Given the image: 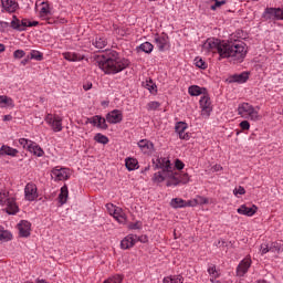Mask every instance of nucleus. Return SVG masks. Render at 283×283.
Listing matches in <instances>:
<instances>
[{
  "mask_svg": "<svg viewBox=\"0 0 283 283\" xmlns=\"http://www.w3.org/2000/svg\"><path fill=\"white\" fill-rule=\"evenodd\" d=\"M155 168L160 169L155 172L151 180L155 185L167 182V187H176L180 182V175L178 171L185 169V163L180 159L175 160V166L171 164L169 157H159L154 161Z\"/></svg>",
  "mask_w": 283,
  "mask_h": 283,
  "instance_id": "f03ea898",
  "label": "nucleus"
},
{
  "mask_svg": "<svg viewBox=\"0 0 283 283\" xmlns=\"http://www.w3.org/2000/svg\"><path fill=\"white\" fill-rule=\"evenodd\" d=\"M189 207H198V205H209V199L202 196H198L193 200H189Z\"/></svg>",
  "mask_w": 283,
  "mask_h": 283,
  "instance_id": "7c9ffc66",
  "label": "nucleus"
},
{
  "mask_svg": "<svg viewBox=\"0 0 283 283\" xmlns=\"http://www.w3.org/2000/svg\"><path fill=\"white\" fill-rule=\"evenodd\" d=\"M83 88L85 90V92L92 90V83L84 84V85H83Z\"/></svg>",
  "mask_w": 283,
  "mask_h": 283,
  "instance_id": "13d9d810",
  "label": "nucleus"
},
{
  "mask_svg": "<svg viewBox=\"0 0 283 283\" xmlns=\"http://www.w3.org/2000/svg\"><path fill=\"white\" fill-rule=\"evenodd\" d=\"M174 209H182V207H189V201L182 200L180 198H175L170 202Z\"/></svg>",
  "mask_w": 283,
  "mask_h": 283,
  "instance_id": "2f4dec72",
  "label": "nucleus"
},
{
  "mask_svg": "<svg viewBox=\"0 0 283 283\" xmlns=\"http://www.w3.org/2000/svg\"><path fill=\"white\" fill-rule=\"evenodd\" d=\"M44 120L53 132H63V118L61 116L49 113L46 114Z\"/></svg>",
  "mask_w": 283,
  "mask_h": 283,
  "instance_id": "0eeeda50",
  "label": "nucleus"
},
{
  "mask_svg": "<svg viewBox=\"0 0 283 283\" xmlns=\"http://www.w3.org/2000/svg\"><path fill=\"white\" fill-rule=\"evenodd\" d=\"M202 52L206 54H219V61H222V59H233V61L242 63L244 56H247V46L244 42L232 44L216 38H209L202 44Z\"/></svg>",
  "mask_w": 283,
  "mask_h": 283,
  "instance_id": "f257e3e1",
  "label": "nucleus"
},
{
  "mask_svg": "<svg viewBox=\"0 0 283 283\" xmlns=\"http://www.w3.org/2000/svg\"><path fill=\"white\" fill-rule=\"evenodd\" d=\"M221 6H224V1H217L214 4L211 6V10H218Z\"/></svg>",
  "mask_w": 283,
  "mask_h": 283,
  "instance_id": "5fc2aeb1",
  "label": "nucleus"
},
{
  "mask_svg": "<svg viewBox=\"0 0 283 283\" xmlns=\"http://www.w3.org/2000/svg\"><path fill=\"white\" fill-rule=\"evenodd\" d=\"M10 240H12V233L0 228V242H10Z\"/></svg>",
  "mask_w": 283,
  "mask_h": 283,
  "instance_id": "e433bc0d",
  "label": "nucleus"
},
{
  "mask_svg": "<svg viewBox=\"0 0 283 283\" xmlns=\"http://www.w3.org/2000/svg\"><path fill=\"white\" fill-rule=\"evenodd\" d=\"M138 50L145 52L146 54H151V52H154V44L150 42H144L138 46Z\"/></svg>",
  "mask_w": 283,
  "mask_h": 283,
  "instance_id": "c9c22d12",
  "label": "nucleus"
},
{
  "mask_svg": "<svg viewBox=\"0 0 283 283\" xmlns=\"http://www.w3.org/2000/svg\"><path fill=\"white\" fill-rule=\"evenodd\" d=\"M0 205L1 207H6L7 213H9V216L19 213L17 199H14V197H10V193L6 190L0 192Z\"/></svg>",
  "mask_w": 283,
  "mask_h": 283,
  "instance_id": "20e7f679",
  "label": "nucleus"
},
{
  "mask_svg": "<svg viewBox=\"0 0 283 283\" xmlns=\"http://www.w3.org/2000/svg\"><path fill=\"white\" fill-rule=\"evenodd\" d=\"M39 17L42 21H48L52 17V7L50 2L43 1L39 4Z\"/></svg>",
  "mask_w": 283,
  "mask_h": 283,
  "instance_id": "9b49d317",
  "label": "nucleus"
},
{
  "mask_svg": "<svg viewBox=\"0 0 283 283\" xmlns=\"http://www.w3.org/2000/svg\"><path fill=\"white\" fill-rule=\"evenodd\" d=\"M67 196H70V191L67 190V185H64L61 190L60 195L57 197L59 205L63 206L65 202H67Z\"/></svg>",
  "mask_w": 283,
  "mask_h": 283,
  "instance_id": "c85d7f7f",
  "label": "nucleus"
},
{
  "mask_svg": "<svg viewBox=\"0 0 283 283\" xmlns=\"http://www.w3.org/2000/svg\"><path fill=\"white\" fill-rule=\"evenodd\" d=\"M94 140H96V143H101V145H107V143H109V139L107 138V136L97 133L94 137Z\"/></svg>",
  "mask_w": 283,
  "mask_h": 283,
  "instance_id": "79ce46f5",
  "label": "nucleus"
},
{
  "mask_svg": "<svg viewBox=\"0 0 283 283\" xmlns=\"http://www.w3.org/2000/svg\"><path fill=\"white\" fill-rule=\"evenodd\" d=\"M10 28H12V30H17L18 32H22L21 20H19L17 15H12Z\"/></svg>",
  "mask_w": 283,
  "mask_h": 283,
  "instance_id": "f704fd0d",
  "label": "nucleus"
},
{
  "mask_svg": "<svg viewBox=\"0 0 283 283\" xmlns=\"http://www.w3.org/2000/svg\"><path fill=\"white\" fill-rule=\"evenodd\" d=\"M113 217L119 224H125L127 222V214L123 210V208L117 207L115 212L113 213Z\"/></svg>",
  "mask_w": 283,
  "mask_h": 283,
  "instance_id": "b1692460",
  "label": "nucleus"
},
{
  "mask_svg": "<svg viewBox=\"0 0 283 283\" xmlns=\"http://www.w3.org/2000/svg\"><path fill=\"white\" fill-rule=\"evenodd\" d=\"M24 198L29 202H34L39 198V192L35 184L29 182L24 188Z\"/></svg>",
  "mask_w": 283,
  "mask_h": 283,
  "instance_id": "9d476101",
  "label": "nucleus"
},
{
  "mask_svg": "<svg viewBox=\"0 0 283 283\" xmlns=\"http://www.w3.org/2000/svg\"><path fill=\"white\" fill-rule=\"evenodd\" d=\"M39 25V21H31L29 28H36Z\"/></svg>",
  "mask_w": 283,
  "mask_h": 283,
  "instance_id": "bf43d9fd",
  "label": "nucleus"
},
{
  "mask_svg": "<svg viewBox=\"0 0 283 283\" xmlns=\"http://www.w3.org/2000/svg\"><path fill=\"white\" fill-rule=\"evenodd\" d=\"M163 282L164 283H184L185 277H182V275H170V276L164 277Z\"/></svg>",
  "mask_w": 283,
  "mask_h": 283,
  "instance_id": "72a5a7b5",
  "label": "nucleus"
},
{
  "mask_svg": "<svg viewBox=\"0 0 283 283\" xmlns=\"http://www.w3.org/2000/svg\"><path fill=\"white\" fill-rule=\"evenodd\" d=\"M124 276L120 274H114L106 279L103 283H123Z\"/></svg>",
  "mask_w": 283,
  "mask_h": 283,
  "instance_id": "58836bf2",
  "label": "nucleus"
},
{
  "mask_svg": "<svg viewBox=\"0 0 283 283\" xmlns=\"http://www.w3.org/2000/svg\"><path fill=\"white\" fill-rule=\"evenodd\" d=\"M30 154H33V156H36L38 158H43L45 156V151L36 142H33L31 146H29Z\"/></svg>",
  "mask_w": 283,
  "mask_h": 283,
  "instance_id": "5701e85b",
  "label": "nucleus"
},
{
  "mask_svg": "<svg viewBox=\"0 0 283 283\" xmlns=\"http://www.w3.org/2000/svg\"><path fill=\"white\" fill-rule=\"evenodd\" d=\"M33 140H30L28 138H20L19 139V145H21V147H23L24 149H27V151H29L31 144H33Z\"/></svg>",
  "mask_w": 283,
  "mask_h": 283,
  "instance_id": "37998d69",
  "label": "nucleus"
},
{
  "mask_svg": "<svg viewBox=\"0 0 283 283\" xmlns=\"http://www.w3.org/2000/svg\"><path fill=\"white\" fill-rule=\"evenodd\" d=\"M233 193L234 196H244L247 190H244V187L239 186L238 188H234Z\"/></svg>",
  "mask_w": 283,
  "mask_h": 283,
  "instance_id": "de8ad7c7",
  "label": "nucleus"
},
{
  "mask_svg": "<svg viewBox=\"0 0 283 283\" xmlns=\"http://www.w3.org/2000/svg\"><path fill=\"white\" fill-rule=\"evenodd\" d=\"M22 32H25V29L30 28L31 21L29 19L20 20Z\"/></svg>",
  "mask_w": 283,
  "mask_h": 283,
  "instance_id": "09e8293b",
  "label": "nucleus"
},
{
  "mask_svg": "<svg viewBox=\"0 0 283 283\" xmlns=\"http://www.w3.org/2000/svg\"><path fill=\"white\" fill-rule=\"evenodd\" d=\"M19 150L17 148H12L8 145H2L0 148V156H11L12 158H17Z\"/></svg>",
  "mask_w": 283,
  "mask_h": 283,
  "instance_id": "4be33fe9",
  "label": "nucleus"
},
{
  "mask_svg": "<svg viewBox=\"0 0 283 283\" xmlns=\"http://www.w3.org/2000/svg\"><path fill=\"white\" fill-rule=\"evenodd\" d=\"M138 147L142 149L143 154L154 153V144L147 139L139 140Z\"/></svg>",
  "mask_w": 283,
  "mask_h": 283,
  "instance_id": "412c9836",
  "label": "nucleus"
},
{
  "mask_svg": "<svg viewBox=\"0 0 283 283\" xmlns=\"http://www.w3.org/2000/svg\"><path fill=\"white\" fill-rule=\"evenodd\" d=\"M0 28L2 30H7V28H10V23L6 21H0Z\"/></svg>",
  "mask_w": 283,
  "mask_h": 283,
  "instance_id": "6e6d98bb",
  "label": "nucleus"
},
{
  "mask_svg": "<svg viewBox=\"0 0 283 283\" xmlns=\"http://www.w3.org/2000/svg\"><path fill=\"white\" fill-rule=\"evenodd\" d=\"M145 87L150 92V94H156V92H158V86H156V83L151 80L146 81Z\"/></svg>",
  "mask_w": 283,
  "mask_h": 283,
  "instance_id": "ea45409f",
  "label": "nucleus"
},
{
  "mask_svg": "<svg viewBox=\"0 0 283 283\" xmlns=\"http://www.w3.org/2000/svg\"><path fill=\"white\" fill-rule=\"evenodd\" d=\"M146 107H147L148 112H156V109H158V107H160V103L159 102H149Z\"/></svg>",
  "mask_w": 283,
  "mask_h": 283,
  "instance_id": "a18cd8bd",
  "label": "nucleus"
},
{
  "mask_svg": "<svg viewBox=\"0 0 283 283\" xmlns=\"http://www.w3.org/2000/svg\"><path fill=\"white\" fill-rule=\"evenodd\" d=\"M199 105L201 109V116H203V118H209V116H211V112H213V104H211V97H209V93H206L203 96H201Z\"/></svg>",
  "mask_w": 283,
  "mask_h": 283,
  "instance_id": "6e6552de",
  "label": "nucleus"
},
{
  "mask_svg": "<svg viewBox=\"0 0 283 283\" xmlns=\"http://www.w3.org/2000/svg\"><path fill=\"white\" fill-rule=\"evenodd\" d=\"M30 61H32V59H30V55H29V56H27V59H24V60L21 61V65H28V63H29Z\"/></svg>",
  "mask_w": 283,
  "mask_h": 283,
  "instance_id": "4d7b16f0",
  "label": "nucleus"
},
{
  "mask_svg": "<svg viewBox=\"0 0 283 283\" xmlns=\"http://www.w3.org/2000/svg\"><path fill=\"white\" fill-rule=\"evenodd\" d=\"M0 107H14V101L7 95H0Z\"/></svg>",
  "mask_w": 283,
  "mask_h": 283,
  "instance_id": "c756f323",
  "label": "nucleus"
},
{
  "mask_svg": "<svg viewBox=\"0 0 283 283\" xmlns=\"http://www.w3.org/2000/svg\"><path fill=\"white\" fill-rule=\"evenodd\" d=\"M106 120L111 125H116L123 120V112L114 109L106 115Z\"/></svg>",
  "mask_w": 283,
  "mask_h": 283,
  "instance_id": "f3484780",
  "label": "nucleus"
},
{
  "mask_svg": "<svg viewBox=\"0 0 283 283\" xmlns=\"http://www.w3.org/2000/svg\"><path fill=\"white\" fill-rule=\"evenodd\" d=\"M2 3V12H8L9 14H13L19 10V2L17 0H1Z\"/></svg>",
  "mask_w": 283,
  "mask_h": 283,
  "instance_id": "4468645a",
  "label": "nucleus"
},
{
  "mask_svg": "<svg viewBox=\"0 0 283 283\" xmlns=\"http://www.w3.org/2000/svg\"><path fill=\"white\" fill-rule=\"evenodd\" d=\"M93 45L97 50H103L104 48H107V38H105V35H96L95 40L93 41Z\"/></svg>",
  "mask_w": 283,
  "mask_h": 283,
  "instance_id": "bb28decb",
  "label": "nucleus"
},
{
  "mask_svg": "<svg viewBox=\"0 0 283 283\" xmlns=\"http://www.w3.org/2000/svg\"><path fill=\"white\" fill-rule=\"evenodd\" d=\"M195 65L197 67H199L200 70H207V67H208L207 62H205V60H202V57H197L195 60Z\"/></svg>",
  "mask_w": 283,
  "mask_h": 283,
  "instance_id": "c03bdc74",
  "label": "nucleus"
},
{
  "mask_svg": "<svg viewBox=\"0 0 283 283\" xmlns=\"http://www.w3.org/2000/svg\"><path fill=\"white\" fill-rule=\"evenodd\" d=\"M265 21H283V8H266L263 12Z\"/></svg>",
  "mask_w": 283,
  "mask_h": 283,
  "instance_id": "1a4fd4ad",
  "label": "nucleus"
},
{
  "mask_svg": "<svg viewBox=\"0 0 283 283\" xmlns=\"http://www.w3.org/2000/svg\"><path fill=\"white\" fill-rule=\"evenodd\" d=\"M18 229L21 238H29L30 231H32V223H30L29 221L22 220L18 224Z\"/></svg>",
  "mask_w": 283,
  "mask_h": 283,
  "instance_id": "a211bd4d",
  "label": "nucleus"
},
{
  "mask_svg": "<svg viewBox=\"0 0 283 283\" xmlns=\"http://www.w3.org/2000/svg\"><path fill=\"white\" fill-rule=\"evenodd\" d=\"M249 81V73L234 74L229 77V83H247Z\"/></svg>",
  "mask_w": 283,
  "mask_h": 283,
  "instance_id": "393cba45",
  "label": "nucleus"
},
{
  "mask_svg": "<svg viewBox=\"0 0 283 283\" xmlns=\"http://www.w3.org/2000/svg\"><path fill=\"white\" fill-rule=\"evenodd\" d=\"M51 178L54 182L70 180L72 178V170L67 167L56 166L51 170Z\"/></svg>",
  "mask_w": 283,
  "mask_h": 283,
  "instance_id": "423d86ee",
  "label": "nucleus"
},
{
  "mask_svg": "<svg viewBox=\"0 0 283 283\" xmlns=\"http://www.w3.org/2000/svg\"><path fill=\"white\" fill-rule=\"evenodd\" d=\"M3 120H12V116H10V115H4V116H3Z\"/></svg>",
  "mask_w": 283,
  "mask_h": 283,
  "instance_id": "680f3d73",
  "label": "nucleus"
},
{
  "mask_svg": "<svg viewBox=\"0 0 283 283\" xmlns=\"http://www.w3.org/2000/svg\"><path fill=\"white\" fill-rule=\"evenodd\" d=\"M87 123H91V125H94V127H98V129H107V119H105L101 115H95L87 119Z\"/></svg>",
  "mask_w": 283,
  "mask_h": 283,
  "instance_id": "dca6fc26",
  "label": "nucleus"
},
{
  "mask_svg": "<svg viewBox=\"0 0 283 283\" xmlns=\"http://www.w3.org/2000/svg\"><path fill=\"white\" fill-rule=\"evenodd\" d=\"M117 208H118V207L115 206V205H113V203H107V205H106V209H107L109 216H114L115 210H116Z\"/></svg>",
  "mask_w": 283,
  "mask_h": 283,
  "instance_id": "8fccbe9b",
  "label": "nucleus"
},
{
  "mask_svg": "<svg viewBox=\"0 0 283 283\" xmlns=\"http://www.w3.org/2000/svg\"><path fill=\"white\" fill-rule=\"evenodd\" d=\"M125 167L128 171H136L138 169V159L134 157H127L125 159Z\"/></svg>",
  "mask_w": 283,
  "mask_h": 283,
  "instance_id": "cd10ccee",
  "label": "nucleus"
},
{
  "mask_svg": "<svg viewBox=\"0 0 283 283\" xmlns=\"http://www.w3.org/2000/svg\"><path fill=\"white\" fill-rule=\"evenodd\" d=\"M253 1H258V0H253Z\"/></svg>",
  "mask_w": 283,
  "mask_h": 283,
  "instance_id": "774afa93",
  "label": "nucleus"
},
{
  "mask_svg": "<svg viewBox=\"0 0 283 283\" xmlns=\"http://www.w3.org/2000/svg\"><path fill=\"white\" fill-rule=\"evenodd\" d=\"M238 114L241 118H247L248 120H260V112L249 103H242L239 105Z\"/></svg>",
  "mask_w": 283,
  "mask_h": 283,
  "instance_id": "39448f33",
  "label": "nucleus"
},
{
  "mask_svg": "<svg viewBox=\"0 0 283 283\" xmlns=\"http://www.w3.org/2000/svg\"><path fill=\"white\" fill-rule=\"evenodd\" d=\"M214 171H222L221 166H214Z\"/></svg>",
  "mask_w": 283,
  "mask_h": 283,
  "instance_id": "0e129e2a",
  "label": "nucleus"
},
{
  "mask_svg": "<svg viewBox=\"0 0 283 283\" xmlns=\"http://www.w3.org/2000/svg\"><path fill=\"white\" fill-rule=\"evenodd\" d=\"M239 125H240V127L243 132H247V130L251 129V124H249L248 120H243Z\"/></svg>",
  "mask_w": 283,
  "mask_h": 283,
  "instance_id": "3c124183",
  "label": "nucleus"
},
{
  "mask_svg": "<svg viewBox=\"0 0 283 283\" xmlns=\"http://www.w3.org/2000/svg\"><path fill=\"white\" fill-rule=\"evenodd\" d=\"M97 65L106 74H118V72H123L129 66V61L118 57V53L114 52L112 57H98Z\"/></svg>",
  "mask_w": 283,
  "mask_h": 283,
  "instance_id": "7ed1b4c3",
  "label": "nucleus"
},
{
  "mask_svg": "<svg viewBox=\"0 0 283 283\" xmlns=\"http://www.w3.org/2000/svg\"><path fill=\"white\" fill-rule=\"evenodd\" d=\"M35 6L39 7V2H36Z\"/></svg>",
  "mask_w": 283,
  "mask_h": 283,
  "instance_id": "338daca9",
  "label": "nucleus"
},
{
  "mask_svg": "<svg viewBox=\"0 0 283 283\" xmlns=\"http://www.w3.org/2000/svg\"><path fill=\"white\" fill-rule=\"evenodd\" d=\"M136 242H138V235L128 234L122 240L120 247L122 249H132V247H134Z\"/></svg>",
  "mask_w": 283,
  "mask_h": 283,
  "instance_id": "6ab92c4d",
  "label": "nucleus"
},
{
  "mask_svg": "<svg viewBox=\"0 0 283 283\" xmlns=\"http://www.w3.org/2000/svg\"><path fill=\"white\" fill-rule=\"evenodd\" d=\"M189 125L185 122H178L175 126V130L181 140H189V133H187Z\"/></svg>",
  "mask_w": 283,
  "mask_h": 283,
  "instance_id": "2eb2a0df",
  "label": "nucleus"
},
{
  "mask_svg": "<svg viewBox=\"0 0 283 283\" xmlns=\"http://www.w3.org/2000/svg\"><path fill=\"white\" fill-rule=\"evenodd\" d=\"M63 56L66 61H72V62L83 61V55L74 52H65L63 53Z\"/></svg>",
  "mask_w": 283,
  "mask_h": 283,
  "instance_id": "473e14b6",
  "label": "nucleus"
},
{
  "mask_svg": "<svg viewBox=\"0 0 283 283\" xmlns=\"http://www.w3.org/2000/svg\"><path fill=\"white\" fill-rule=\"evenodd\" d=\"M251 264H252L251 256H247L245 259H243L237 266L238 277H244V275L249 273V269H251Z\"/></svg>",
  "mask_w": 283,
  "mask_h": 283,
  "instance_id": "f8f14e48",
  "label": "nucleus"
},
{
  "mask_svg": "<svg viewBox=\"0 0 283 283\" xmlns=\"http://www.w3.org/2000/svg\"><path fill=\"white\" fill-rule=\"evenodd\" d=\"M13 56H14V59H23V56H25V51L17 50L13 52Z\"/></svg>",
  "mask_w": 283,
  "mask_h": 283,
  "instance_id": "864d4df0",
  "label": "nucleus"
},
{
  "mask_svg": "<svg viewBox=\"0 0 283 283\" xmlns=\"http://www.w3.org/2000/svg\"><path fill=\"white\" fill-rule=\"evenodd\" d=\"M1 52H6V45H3V44L0 43V53H1Z\"/></svg>",
  "mask_w": 283,
  "mask_h": 283,
  "instance_id": "e2e57ef3",
  "label": "nucleus"
},
{
  "mask_svg": "<svg viewBox=\"0 0 283 283\" xmlns=\"http://www.w3.org/2000/svg\"><path fill=\"white\" fill-rule=\"evenodd\" d=\"M155 43L159 52H165L167 45H169V35H167V33L156 34Z\"/></svg>",
  "mask_w": 283,
  "mask_h": 283,
  "instance_id": "ddd939ff",
  "label": "nucleus"
},
{
  "mask_svg": "<svg viewBox=\"0 0 283 283\" xmlns=\"http://www.w3.org/2000/svg\"><path fill=\"white\" fill-rule=\"evenodd\" d=\"M29 56L31 61H43V53H41V51L32 50Z\"/></svg>",
  "mask_w": 283,
  "mask_h": 283,
  "instance_id": "a19ab883",
  "label": "nucleus"
},
{
  "mask_svg": "<svg viewBox=\"0 0 283 283\" xmlns=\"http://www.w3.org/2000/svg\"><path fill=\"white\" fill-rule=\"evenodd\" d=\"M138 242H147V237H138Z\"/></svg>",
  "mask_w": 283,
  "mask_h": 283,
  "instance_id": "052dcab7",
  "label": "nucleus"
},
{
  "mask_svg": "<svg viewBox=\"0 0 283 283\" xmlns=\"http://www.w3.org/2000/svg\"><path fill=\"white\" fill-rule=\"evenodd\" d=\"M133 229H138V227L134 226Z\"/></svg>",
  "mask_w": 283,
  "mask_h": 283,
  "instance_id": "69168bd1",
  "label": "nucleus"
},
{
  "mask_svg": "<svg viewBox=\"0 0 283 283\" xmlns=\"http://www.w3.org/2000/svg\"><path fill=\"white\" fill-rule=\"evenodd\" d=\"M260 251L261 255H266V253L271 252V245H269L268 243H263L261 244Z\"/></svg>",
  "mask_w": 283,
  "mask_h": 283,
  "instance_id": "49530a36",
  "label": "nucleus"
},
{
  "mask_svg": "<svg viewBox=\"0 0 283 283\" xmlns=\"http://www.w3.org/2000/svg\"><path fill=\"white\" fill-rule=\"evenodd\" d=\"M283 244L280 242H272L270 244V253H282Z\"/></svg>",
  "mask_w": 283,
  "mask_h": 283,
  "instance_id": "4c0bfd02",
  "label": "nucleus"
},
{
  "mask_svg": "<svg viewBox=\"0 0 283 283\" xmlns=\"http://www.w3.org/2000/svg\"><path fill=\"white\" fill-rule=\"evenodd\" d=\"M258 211V207L252 206V207H247V205L240 206L239 209H237V212L240 213V216H248L249 218L255 216Z\"/></svg>",
  "mask_w": 283,
  "mask_h": 283,
  "instance_id": "aec40b11",
  "label": "nucleus"
},
{
  "mask_svg": "<svg viewBox=\"0 0 283 283\" xmlns=\"http://www.w3.org/2000/svg\"><path fill=\"white\" fill-rule=\"evenodd\" d=\"M208 273L211 275V277H218V271L216 270L214 265L208 268Z\"/></svg>",
  "mask_w": 283,
  "mask_h": 283,
  "instance_id": "603ef678",
  "label": "nucleus"
},
{
  "mask_svg": "<svg viewBox=\"0 0 283 283\" xmlns=\"http://www.w3.org/2000/svg\"><path fill=\"white\" fill-rule=\"evenodd\" d=\"M188 94H190V96H205V94L207 93V88L205 87H200L198 85H191L188 88Z\"/></svg>",
  "mask_w": 283,
  "mask_h": 283,
  "instance_id": "a878e982",
  "label": "nucleus"
}]
</instances>
